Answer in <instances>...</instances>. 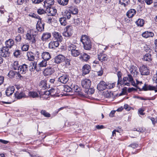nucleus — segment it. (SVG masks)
<instances>
[{
  "instance_id": "nucleus-1",
  "label": "nucleus",
  "mask_w": 157,
  "mask_h": 157,
  "mask_svg": "<svg viewBox=\"0 0 157 157\" xmlns=\"http://www.w3.org/2000/svg\"><path fill=\"white\" fill-rule=\"evenodd\" d=\"M136 83L134 81L131 75L129 74H128L127 77H124L123 78V84L124 86H130V83L132 85L134 86H136L139 83H142L141 82L136 80Z\"/></svg>"
},
{
  "instance_id": "nucleus-2",
  "label": "nucleus",
  "mask_w": 157,
  "mask_h": 157,
  "mask_svg": "<svg viewBox=\"0 0 157 157\" xmlns=\"http://www.w3.org/2000/svg\"><path fill=\"white\" fill-rule=\"evenodd\" d=\"M36 31L33 29L29 30L27 32L25 35V39L33 44L36 42Z\"/></svg>"
},
{
  "instance_id": "nucleus-3",
  "label": "nucleus",
  "mask_w": 157,
  "mask_h": 157,
  "mask_svg": "<svg viewBox=\"0 0 157 157\" xmlns=\"http://www.w3.org/2000/svg\"><path fill=\"white\" fill-rule=\"evenodd\" d=\"M81 41L83 45L84 48L86 50H90L91 48V44L90 39L86 35H82Z\"/></svg>"
},
{
  "instance_id": "nucleus-4",
  "label": "nucleus",
  "mask_w": 157,
  "mask_h": 157,
  "mask_svg": "<svg viewBox=\"0 0 157 157\" xmlns=\"http://www.w3.org/2000/svg\"><path fill=\"white\" fill-rule=\"evenodd\" d=\"M152 80L154 82L157 83L156 85L154 86L151 85L146 86L145 85L142 88L144 90H154L155 92H157V71L156 74L154 75L153 76Z\"/></svg>"
},
{
  "instance_id": "nucleus-5",
  "label": "nucleus",
  "mask_w": 157,
  "mask_h": 157,
  "mask_svg": "<svg viewBox=\"0 0 157 157\" xmlns=\"http://www.w3.org/2000/svg\"><path fill=\"white\" fill-rule=\"evenodd\" d=\"M73 27L70 25H67L65 27L64 31L63 33V35L66 37H70L73 33Z\"/></svg>"
},
{
  "instance_id": "nucleus-6",
  "label": "nucleus",
  "mask_w": 157,
  "mask_h": 157,
  "mask_svg": "<svg viewBox=\"0 0 157 157\" xmlns=\"http://www.w3.org/2000/svg\"><path fill=\"white\" fill-rule=\"evenodd\" d=\"M139 70L142 75H147L150 73L149 69L146 65H142L140 67Z\"/></svg>"
},
{
  "instance_id": "nucleus-7",
  "label": "nucleus",
  "mask_w": 157,
  "mask_h": 157,
  "mask_svg": "<svg viewBox=\"0 0 157 157\" xmlns=\"http://www.w3.org/2000/svg\"><path fill=\"white\" fill-rule=\"evenodd\" d=\"M10 52L7 47L4 46L2 47L0 49V54L3 57H7L9 56Z\"/></svg>"
},
{
  "instance_id": "nucleus-8",
  "label": "nucleus",
  "mask_w": 157,
  "mask_h": 157,
  "mask_svg": "<svg viewBox=\"0 0 157 157\" xmlns=\"http://www.w3.org/2000/svg\"><path fill=\"white\" fill-rule=\"evenodd\" d=\"M91 81L87 78H85L82 81L81 85L82 87L86 89H89L90 86Z\"/></svg>"
},
{
  "instance_id": "nucleus-9",
  "label": "nucleus",
  "mask_w": 157,
  "mask_h": 157,
  "mask_svg": "<svg viewBox=\"0 0 157 157\" xmlns=\"http://www.w3.org/2000/svg\"><path fill=\"white\" fill-rule=\"evenodd\" d=\"M28 69V66L25 64H22L18 68V72L19 74H25Z\"/></svg>"
},
{
  "instance_id": "nucleus-10",
  "label": "nucleus",
  "mask_w": 157,
  "mask_h": 157,
  "mask_svg": "<svg viewBox=\"0 0 157 157\" xmlns=\"http://www.w3.org/2000/svg\"><path fill=\"white\" fill-rule=\"evenodd\" d=\"M58 78V81L63 84L66 83L69 80V76L66 74H64L62 75L59 76Z\"/></svg>"
},
{
  "instance_id": "nucleus-11",
  "label": "nucleus",
  "mask_w": 157,
  "mask_h": 157,
  "mask_svg": "<svg viewBox=\"0 0 157 157\" xmlns=\"http://www.w3.org/2000/svg\"><path fill=\"white\" fill-rule=\"evenodd\" d=\"M46 13L48 16H55L57 12V10L54 7H51L46 8Z\"/></svg>"
},
{
  "instance_id": "nucleus-12",
  "label": "nucleus",
  "mask_w": 157,
  "mask_h": 157,
  "mask_svg": "<svg viewBox=\"0 0 157 157\" xmlns=\"http://www.w3.org/2000/svg\"><path fill=\"white\" fill-rule=\"evenodd\" d=\"M15 98L17 99H20L22 98H27V96L25 94V91H17L14 94Z\"/></svg>"
},
{
  "instance_id": "nucleus-13",
  "label": "nucleus",
  "mask_w": 157,
  "mask_h": 157,
  "mask_svg": "<svg viewBox=\"0 0 157 157\" xmlns=\"http://www.w3.org/2000/svg\"><path fill=\"white\" fill-rule=\"evenodd\" d=\"M129 71L130 74L134 77H136L139 74L137 67L134 65L131 66Z\"/></svg>"
},
{
  "instance_id": "nucleus-14",
  "label": "nucleus",
  "mask_w": 157,
  "mask_h": 157,
  "mask_svg": "<svg viewBox=\"0 0 157 157\" xmlns=\"http://www.w3.org/2000/svg\"><path fill=\"white\" fill-rule=\"evenodd\" d=\"M36 29L39 32H41L44 30V24L41 22V19H38L36 25Z\"/></svg>"
},
{
  "instance_id": "nucleus-15",
  "label": "nucleus",
  "mask_w": 157,
  "mask_h": 157,
  "mask_svg": "<svg viewBox=\"0 0 157 157\" xmlns=\"http://www.w3.org/2000/svg\"><path fill=\"white\" fill-rule=\"evenodd\" d=\"M106 83L104 81H101L98 84L97 89L100 91H102L106 88Z\"/></svg>"
},
{
  "instance_id": "nucleus-16",
  "label": "nucleus",
  "mask_w": 157,
  "mask_h": 157,
  "mask_svg": "<svg viewBox=\"0 0 157 157\" xmlns=\"http://www.w3.org/2000/svg\"><path fill=\"white\" fill-rule=\"evenodd\" d=\"M52 35L58 42H61L63 40V37L61 34L57 32H54L52 33Z\"/></svg>"
},
{
  "instance_id": "nucleus-17",
  "label": "nucleus",
  "mask_w": 157,
  "mask_h": 157,
  "mask_svg": "<svg viewBox=\"0 0 157 157\" xmlns=\"http://www.w3.org/2000/svg\"><path fill=\"white\" fill-rule=\"evenodd\" d=\"M66 44L67 48L70 52L77 48L75 45L70 42L67 43Z\"/></svg>"
},
{
  "instance_id": "nucleus-18",
  "label": "nucleus",
  "mask_w": 157,
  "mask_h": 157,
  "mask_svg": "<svg viewBox=\"0 0 157 157\" xmlns=\"http://www.w3.org/2000/svg\"><path fill=\"white\" fill-rule=\"evenodd\" d=\"M54 3V0H45L44 2L43 6L45 8H47L53 5Z\"/></svg>"
},
{
  "instance_id": "nucleus-19",
  "label": "nucleus",
  "mask_w": 157,
  "mask_h": 157,
  "mask_svg": "<svg viewBox=\"0 0 157 157\" xmlns=\"http://www.w3.org/2000/svg\"><path fill=\"white\" fill-rule=\"evenodd\" d=\"M47 65V62L45 60H43L37 66V71H39L41 70L42 68L45 67Z\"/></svg>"
},
{
  "instance_id": "nucleus-20",
  "label": "nucleus",
  "mask_w": 157,
  "mask_h": 157,
  "mask_svg": "<svg viewBox=\"0 0 157 157\" xmlns=\"http://www.w3.org/2000/svg\"><path fill=\"white\" fill-rule=\"evenodd\" d=\"M51 37V33L48 32H46L43 33L41 38V40L43 41H47Z\"/></svg>"
},
{
  "instance_id": "nucleus-21",
  "label": "nucleus",
  "mask_w": 157,
  "mask_h": 157,
  "mask_svg": "<svg viewBox=\"0 0 157 157\" xmlns=\"http://www.w3.org/2000/svg\"><path fill=\"white\" fill-rule=\"evenodd\" d=\"M15 90V88L13 86H11L8 87L7 88L6 91V95L8 96L11 95L14 92Z\"/></svg>"
},
{
  "instance_id": "nucleus-22",
  "label": "nucleus",
  "mask_w": 157,
  "mask_h": 157,
  "mask_svg": "<svg viewBox=\"0 0 157 157\" xmlns=\"http://www.w3.org/2000/svg\"><path fill=\"white\" fill-rule=\"evenodd\" d=\"M54 71L53 69L49 67L45 69L43 73L44 76H48L54 73Z\"/></svg>"
},
{
  "instance_id": "nucleus-23",
  "label": "nucleus",
  "mask_w": 157,
  "mask_h": 157,
  "mask_svg": "<svg viewBox=\"0 0 157 157\" xmlns=\"http://www.w3.org/2000/svg\"><path fill=\"white\" fill-rule=\"evenodd\" d=\"M59 45V42L57 41H51L48 44V48L50 49L55 48L58 47Z\"/></svg>"
},
{
  "instance_id": "nucleus-24",
  "label": "nucleus",
  "mask_w": 157,
  "mask_h": 157,
  "mask_svg": "<svg viewBox=\"0 0 157 157\" xmlns=\"http://www.w3.org/2000/svg\"><path fill=\"white\" fill-rule=\"evenodd\" d=\"M5 44L6 47L9 49L12 48L14 44V41L11 39H9L5 42Z\"/></svg>"
},
{
  "instance_id": "nucleus-25",
  "label": "nucleus",
  "mask_w": 157,
  "mask_h": 157,
  "mask_svg": "<svg viewBox=\"0 0 157 157\" xmlns=\"http://www.w3.org/2000/svg\"><path fill=\"white\" fill-rule=\"evenodd\" d=\"M98 59L101 62H104L106 61L108 58L107 55L103 53H100L98 55Z\"/></svg>"
},
{
  "instance_id": "nucleus-26",
  "label": "nucleus",
  "mask_w": 157,
  "mask_h": 157,
  "mask_svg": "<svg viewBox=\"0 0 157 157\" xmlns=\"http://www.w3.org/2000/svg\"><path fill=\"white\" fill-rule=\"evenodd\" d=\"M65 58V57L62 55H59L55 57V62L57 63H60L64 61Z\"/></svg>"
},
{
  "instance_id": "nucleus-27",
  "label": "nucleus",
  "mask_w": 157,
  "mask_h": 157,
  "mask_svg": "<svg viewBox=\"0 0 157 157\" xmlns=\"http://www.w3.org/2000/svg\"><path fill=\"white\" fill-rule=\"evenodd\" d=\"M142 36L145 38L152 37L154 36V34L152 32L145 31L142 34Z\"/></svg>"
},
{
  "instance_id": "nucleus-28",
  "label": "nucleus",
  "mask_w": 157,
  "mask_h": 157,
  "mask_svg": "<svg viewBox=\"0 0 157 157\" xmlns=\"http://www.w3.org/2000/svg\"><path fill=\"white\" fill-rule=\"evenodd\" d=\"M38 92L39 94L40 97L43 99H48V98H49V94H48L49 92H48V91H46L44 92H44L43 94L42 93H41L40 91Z\"/></svg>"
},
{
  "instance_id": "nucleus-29",
  "label": "nucleus",
  "mask_w": 157,
  "mask_h": 157,
  "mask_svg": "<svg viewBox=\"0 0 157 157\" xmlns=\"http://www.w3.org/2000/svg\"><path fill=\"white\" fill-rule=\"evenodd\" d=\"M90 70V66L87 64L84 65L82 68L83 74L85 75L88 73Z\"/></svg>"
},
{
  "instance_id": "nucleus-30",
  "label": "nucleus",
  "mask_w": 157,
  "mask_h": 157,
  "mask_svg": "<svg viewBox=\"0 0 157 157\" xmlns=\"http://www.w3.org/2000/svg\"><path fill=\"white\" fill-rule=\"evenodd\" d=\"M16 75H17L18 77L19 78L21 77V75L19 74L17 72L12 70H11L9 71V73H8V76L10 78H13Z\"/></svg>"
},
{
  "instance_id": "nucleus-31",
  "label": "nucleus",
  "mask_w": 157,
  "mask_h": 157,
  "mask_svg": "<svg viewBox=\"0 0 157 157\" xmlns=\"http://www.w3.org/2000/svg\"><path fill=\"white\" fill-rule=\"evenodd\" d=\"M42 58L44 60L47 61L49 59L51 58L50 55L48 52H44L41 55Z\"/></svg>"
},
{
  "instance_id": "nucleus-32",
  "label": "nucleus",
  "mask_w": 157,
  "mask_h": 157,
  "mask_svg": "<svg viewBox=\"0 0 157 157\" xmlns=\"http://www.w3.org/2000/svg\"><path fill=\"white\" fill-rule=\"evenodd\" d=\"M27 56L28 59L29 61H33L35 59V56L34 53L31 52H27Z\"/></svg>"
},
{
  "instance_id": "nucleus-33",
  "label": "nucleus",
  "mask_w": 157,
  "mask_h": 157,
  "mask_svg": "<svg viewBox=\"0 0 157 157\" xmlns=\"http://www.w3.org/2000/svg\"><path fill=\"white\" fill-rule=\"evenodd\" d=\"M136 12L135 9H131L127 12V16L129 18H132L135 14Z\"/></svg>"
},
{
  "instance_id": "nucleus-34",
  "label": "nucleus",
  "mask_w": 157,
  "mask_h": 157,
  "mask_svg": "<svg viewBox=\"0 0 157 157\" xmlns=\"http://www.w3.org/2000/svg\"><path fill=\"white\" fill-rule=\"evenodd\" d=\"M39 87L41 89V90H45L47 88V86L46 83V82L45 80L41 81L39 83Z\"/></svg>"
},
{
  "instance_id": "nucleus-35",
  "label": "nucleus",
  "mask_w": 157,
  "mask_h": 157,
  "mask_svg": "<svg viewBox=\"0 0 157 157\" xmlns=\"http://www.w3.org/2000/svg\"><path fill=\"white\" fill-rule=\"evenodd\" d=\"M39 91L38 92L36 91H30L29 93V96L30 97H32L33 98L38 97L39 96Z\"/></svg>"
},
{
  "instance_id": "nucleus-36",
  "label": "nucleus",
  "mask_w": 157,
  "mask_h": 157,
  "mask_svg": "<svg viewBox=\"0 0 157 157\" xmlns=\"http://www.w3.org/2000/svg\"><path fill=\"white\" fill-rule=\"evenodd\" d=\"M79 58L81 59L86 61L90 59V56L84 53L81 54Z\"/></svg>"
},
{
  "instance_id": "nucleus-37",
  "label": "nucleus",
  "mask_w": 157,
  "mask_h": 157,
  "mask_svg": "<svg viewBox=\"0 0 157 157\" xmlns=\"http://www.w3.org/2000/svg\"><path fill=\"white\" fill-rule=\"evenodd\" d=\"M117 75L118 78V80L117 83V86L119 84H120L121 85L122 84L123 85V81H122L121 78L122 75V73L120 71H118L117 73Z\"/></svg>"
},
{
  "instance_id": "nucleus-38",
  "label": "nucleus",
  "mask_w": 157,
  "mask_h": 157,
  "mask_svg": "<svg viewBox=\"0 0 157 157\" xmlns=\"http://www.w3.org/2000/svg\"><path fill=\"white\" fill-rule=\"evenodd\" d=\"M30 65L29 67L30 71H33L35 69H36L37 71V66H36V62H31Z\"/></svg>"
},
{
  "instance_id": "nucleus-39",
  "label": "nucleus",
  "mask_w": 157,
  "mask_h": 157,
  "mask_svg": "<svg viewBox=\"0 0 157 157\" xmlns=\"http://www.w3.org/2000/svg\"><path fill=\"white\" fill-rule=\"evenodd\" d=\"M71 55L74 57H77L80 54V51L77 49V48L75 49V50L71 52Z\"/></svg>"
},
{
  "instance_id": "nucleus-40",
  "label": "nucleus",
  "mask_w": 157,
  "mask_h": 157,
  "mask_svg": "<svg viewBox=\"0 0 157 157\" xmlns=\"http://www.w3.org/2000/svg\"><path fill=\"white\" fill-rule=\"evenodd\" d=\"M144 20L141 19H139L136 22V24L138 26L140 27H142L144 24Z\"/></svg>"
},
{
  "instance_id": "nucleus-41",
  "label": "nucleus",
  "mask_w": 157,
  "mask_h": 157,
  "mask_svg": "<svg viewBox=\"0 0 157 157\" xmlns=\"http://www.w3.org/2000/svg\"><path fill=\"white\" fill-rule=\"evenodd\" d=\"M143 59L144 60L150 61L151 60V55L149 53L146 54L144 56Z\"/></svg>"
},
{
  "instance_id": "nucleus-42",
  "label": "nucleus",
  "mask_w": 157,
  "mask_h": 157,
  "mask_svg": "<svg viewBox=\"0 0 157 157\" xmlns=\"http://www.w3.org/2000/svg\"><path fill=\"white\" fill-rule=\"evenodd\" d=\"M19 65L18 63V62L17 61H15L12 64V68L13 69L15 70H18V68H19Z\"/></svg>"
},
{
  "instance_id": "nucleus-43",
  "label": "nucleus",
  "mask_w": 157,
  "mask_h": 157,
  "mask_svg": "<svg viewBox=\"0 0 157 157\" xmlns=\"http://www.w3.org/2000/svg\"><path fill=\"white\" fill-rule=\"evenodd\" d=\"M129 2V0H119V3L124 6L128 5Z\"/></svg>"
},
{
  "instance_id": "nucleus-44",
  "label": "nucleus",
  "mask_w": 157,
  "mask_h": 157,
  "mask_svg": "<svg viewBox=\"0 0 157 157\" xmlns=\"http://www.w3.org/2000/svg\"><path fill=\"white\" fill-rule=\"evenodd\" d=\"M57 1L60 5L65 6L68 4L69 0H57Z\"/></svg>"
},
{
  "instance_id": "nucleus-45",
  "label": "nucleus",
  "mask_w": 157,
  "mask_h": 157,
  "mask_svg": "<svg viewBox=\"0 0 157 157\" xmlns=\"http://www.w3.org/2000/svg\"><path fill=\"white\" fill-rule=\"evenodd\" d=\"M46 21L47 23L51 24L56 21L54 17H47Z\"/></svg>"
},
{
  "instance_id": "nucleus-46",
  "label": "nucleus",
  "mask_w": 157,
  "mask_h": 157,
  "mask_svg": "<svg viewBox=\"0 0 157 157\" xmlns=\"http://www.w3.org/2000/svg\"><path fill=\"white\" fill-rule=\"evenodd\" d=\"M48 94H50L51 96H56L57 95L56 94V90L54 88L51 89L49 91H48Z\"/></svg>"
},
{
  "instance_id": "nucleus-47",
  "label": "nucleus",
  "mask_w": 157,
  "mask_h": 157,
  "mask_svg": "<svg viewBox=\"0 0 157 157\" xmlns=\"http://www.w3.org/2000/svg\"><path fill=\"white\" fill-rule=\"evenodd\" d=\"M40 113L42 115L46 117H49L51 116L50 114L44 110H41L40 111Z\"/></svg>"
},
{
  "instance_id": "nucleus-48",
  "label": "nucleus",
  "mask_w": 157,
  "mask_h": 157,
  "mask_svg": "<svg viewBox=\"0 0 157 157\" xmlns=\"http://www.w3.org/2000/svg\"><path fill=\"white\" fill-rule=\"evenodd\" d=\"M63 17L66 19H68L71 17V13L70 12L66 11L65 12L63 15Z\"/></svg>"
},
{
  "instance_id": "nucleus-49",
  "label": "nucleus",
  "mask_w": 157,
  "mask_h": 157,
  "mask_svg": "<svg viewBox=\"0 0 157 157\" xmlns=\"http://www.w3.org/2000/svg\"><path fill=\"white\" fill-rule=\"evenodd\" d=\"M67 19L64 17H61L59 18V21L60 23L61 24L63 25H67V21L66 20Z\"/></svg>"
},
{
  "instance_id": "nucleus-50",
  "label": "nucleus",
  "mask_w": 157,
  "mask_h": 157,
  "mask_svg": "<svg viewBox=\"0 0 157 157\" xmlns=\"http://www.w3.org/2000/svg\"><path fill=\"white\" fill-rule=\"evenodd\" d=\"M71 89L73 91L76 92H79L80 91V88L78 87V86L76 85H75L73 86H71Z\"/></svg>"
},
{
  "instance_id": "nucleus-51",
  "label": "nucleus",
  "mask_w": 157,
  "mask_h": 157,
  "mask_svg": "<svg viewBox=\"0 0 157 157\" xmlns=\"http://www.w3.org/2000/svg\"><path fill=\"white\" fill-rule=\"evenodd\" d=\"M70 11L72 14H76L78 13V10L76 8L73 7L71 8Z\"/></svg>"
},
{
  "instance_id": "nucleus-52",
  "label": "nucleus",
  "mask_w": 157,
  "mask_h": 157,
  "mask_svg": "<svg viewBox=\"0 0 157 157\" xmlns=\"http://www.w3.org/2000/svg\"><path fill=\"white\" fill-rule=\"evenodd\" d=\"M29 47L28 44H24L21 47L22 50L24 51H27L29 50Z\"/></svg>"
},
{
  "instance_id": "nucleus-53",
  "label": "nucleus",
  "mask_w": 157,
  "mask_h": 157,
  "mask_svg": "<svg viewBox=\"0 0 157 157\" xmlns=\"http://www.w3.org/2000/svg\"><path fill=\"white\" fill-rule=\"evenodd\" d=\"M115 82L113 83L112 84L108 83L106 84V88L108 89H110L113 88L115 86Z\"/></svg>"
},
{
  "instance_id": "nucleus-54",
  "label": "nucleus",
  "mask_w": 157,
  "mask_h": 157,
  "mask_svg": "<svg viewBox=\"0 0 157 157\" xmlns=\"http://www.w3.org/2000/svg\"><path fill=\"white\" fill-rule=\"evenodd\" d=\"M37 12L39 14H42L45 13H46V10H44V9L41 8H39L37 9Z\"/></svg>"
},
{
  "instance_id": "nucleus-55",
  "label": "nucleus",
  "mask_w": 157,
  "mask_h": 157,
  "mask_svg": "<svg viewBox=\"0 0 157 157\" xmlns=\"http://www.w3.org/2000/svg\"><path fill=\"white\" fill-rule=\"evenodd\" d=\"M25 31V29L23 26H21L18 28L17 32L18 33L22 34Z\"/></svg>"
},
{
  "instance_id": "nucleus-56",
  "label": "nucleus",
  "mask_w": 157,
  "mask_h": 157,
  "mask_svg": "<svg viewBox=\"0 0 157 157\" xmlns=\"http://www.w3.org/2000/svg\"><path fill=\"white\" fill-rule=\"evenodd\" d=\"M20 51L18 50H16L13 53L14 56L16 57H19L20 56Z\"/></svg>"
},
{
  "instance_id": "nucleus-57",
  "label": "nucleus",
  "mask_w": 157,
  "mask_h": 157,
  "mask_svg": "<svg viewBox=\"0 0 157 157\" xmlns=\"http://www.w3.org/2000/svg\"><path fill=\"white\" fill-rule=\"evenodd\" d=\"M156 97L155 96L153 97L150 98H144L143 97H140V99L142 100H153Z\"/></svg>"
},
{
  "instance_id": "nucleus-58",
  "label": "nucleus",
  "mask_w": 157,
  "mask_h": 157,
  "mask_svg": "<svg viewBox=\"0 0 157 157\" xmlns=\"http://www.w3.org/2000/svg\"><path fill=\"white\" fill-rule=\"evenodd\" d=\"M29 16L33 18H38L39 16L34 13H30L29 14Z\"/></svg>"
},
{
  "instance_id": "nucleus-59",
  "label": "nucleus",
  "mask_w": 157,
  "mask_h": 157,
  "mask_svg": "<svg viewBox=\"0 0 157 157\" xmlns=\"http://www.w3.org/2000/svg\"><path fill=\"white\" fill-rule=\"evenodd\" d=\"M21 36L20 35H18L16 37L15 40L16 42H19L21 41Z\"/></svg>"
},
{
  "instance_id": "nucleus-60",
  "label": "nucleus",
  "mask_w": 157,
  "mask_h": 157,
  "mask_svg": "<svg viewBox=\"0 0 157 157\" xmlns=\"http://www.w3.org/2000/svg\"><path fill=\"white\" fill-rule=\"evenodd\" d=\"M81 22V21L80 18H78L74 20L75 24L76 25H79Z\"/></svg>"
},
{
  "instance_id": "nucleus-61",
  "label": "nucleus",
  "mask_w": 157,
  "mask_h": 157,
  "mask_svg": "<svg viewBox=\"0 0 157 157\" xmlns=\"http://www.w3.org/2000/svg\"><path fill=\"white\" fill-rule=\"evenodd\" d=\"M128 146L131 147L133 148H135L138 147V145L136 143H133L130 144Z\"/></svg>"
},
{
  "instance_id": "nucleus-62",
  "label": "nucleus",
  "mask_w": 157,
  "mask_h": 157,
  "mask_svg": "<svg viewBox=\"0 0 157 157\" xmlns=\"http://www.w3.org/2000/svg\"><path fill=\"white\" fill-rule=\"evenodd\" d=\"M124 108L128 111H130L131 109V107L127 104H125L124 105Z\"/></svg>"
},
{
  "instance_id": "nucleus-63",
  "label": "nucleus",
  "mask_w": 157,
  "mask_h": 157,
  "mask_svg": "<svg viewBox=\"0 0 157 157\" xmlns=\"http://www.w3.org/2000/svg\"><path fill=\"white\" fill-rule=\"evenodd\" d=\"M88 89V94H92L94 92V90L92 88H90Z\"/></svg>"
},
{
  "instance_id": "nucleus-64",
  "label": "nucleus",
  "mask_w": 157,
  "mask_h": 157,
  "mask_svg": "<svg viewBox=\"0 0 157 157\" xmlns=\"http://www.w3.org/2000/svg\"><path fill=\"white\" fill-rule=\"evenodd\" d=\"M150 119L154 125L155 123H157V117H156L155 119L153 117H151Z\"/></svg>"
}]
</instances>
